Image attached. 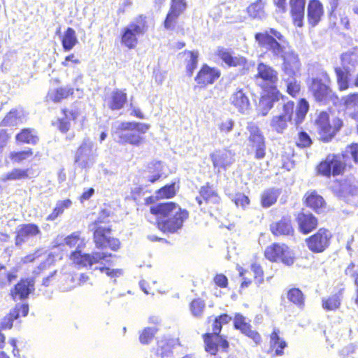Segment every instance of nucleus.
Here are the masks:
<instances>
[{
    "mask_svg": "<svg viewBox=\"0 0 358 358\" xmlns=\"http://www.w3.org/2000/svg\"><path fill=\"white\" fill-rule=\"evenodd\" d=\"M255 40L259 48L268 51L274 59H281L282 80L286 83L287 92L294 96L300 90L297 78L301 75V64L296 52L287 45L285 36L278 30L270 28L257 33Z\"/></svg>",
    "mask_w": 358,
    "mask_h": 358,
    "instance_id": "nucleus-1",
    "label": "nucleus"
},
{
    "mask_svg": "<svg viewBox=\"0 0 358 358\" xmlns=\"http://www.w3.org/2000/svg\"><path fill=\"white\" fill-rule=\"evenodd\" d=\"M150 213L157 216L159 228L173 233L182 227L188 212L173 202L160 203L150 207Z\"/></svg>",
    "mask_w": 358,
    "mask_h": 358,
    "instance_id": "nucleus-2",
    "label": "nucleus"
},
{
    "mask_svg": "<svg viewBox=\"0 0 358 358\" xmlns=\"http://www.w3.org/2000/svg\"><path fill=\"white\" fill-rule=\"evenodd\" d=\"M80 232H74L64 239L65 244L70 248H76V250L71 255L72 262L79 266L92 267L93 264L99 263L101 260L111 257V254L106 252H92V254H83L81 249L85 246L86 242L84 238L80 237Z\"/></svg>",
    "mask_w": 358,
    "mask_h": 358,
    "instance_id": "nucleus-3",
    "label": "nucleus"
},
{
    "mask_svg": "<svg viewBox=\"0 0 358 358\" xmlns=\"http://www.w3.org/2000/svg\"><path fill=\"white\" fill-rule=\"evenodd\" d=\"M150 127V124L145 123L123 122L119 124L114 136L119 143L139 146L144 141L143 135Z\"/></svg>",
    "mask_w": 358,
    "mask_h": 358,
    "instance_id": "nucleus-4",
    "label": "nucleus"
},
{
    "mask_svg": "<svg viewBox=\"0 0 358 358\" xmlns=\"http://www.w3.org/2000/svg\"><path fill=\"white\" fill-rule=\"evenodd\" d=\"M147 30L145 17L141 15L135 17L122 29L121 42L129 49L134 48L138 43V37Z\"/></svg>",
    "mask_w": 358,
    "mask_h": 358,
    "instance_id": "nucleus-5",
    "label": "nucleus"
},
{
    "mask_svg": "<svg viewBox=\"0 0 358 358\" xmlns=\"http://www.w3.org/2000/svg\"><path fill=\"white\" fill-rule=\"evenodd\" d=\"M90 229L94 231V241L97 248H109L116 251L120 248L118 239L110 236V229L108 227H103L95 222L90 225Z\"/></svg>",
    "mask_w": 358,
    "mask_h": 358,
    "instance_id": "nucleus-6",
    "label": "nucleus"
},
{
    "mask_svg": "<svg viewBox=\"0 0 358 358\" xmlns=\"http://www.w3.org/2000/svg\"><path fill=\"white\" fill-rule=\"evenodd\" d=\"M345 157L344 153L329 154L326 159L320 162L317 166L318 172L324 176L329 177L331 174L334 176L340 175L345 167Z\"/></svg>",
    "mask_w": 358,
    "mask_h": 358,
    "instance_id": "nucleus-7",
    "label": "nucleus"
},
{
    "mask_svg": "<svg viewBox=\"0 0 358 358\" xmlns=\"http://www.w3.org/2000/svg\"><path fill=\"white\" fill-rule=\"evenodd\" d=\"M222 326L215 319L213 325V333H208L203 336L206 351L212 355H215L219 347L225 350L229 346L227 340L219 335Z\"/></svg>",
    "mask_w": 358,
    "mask_h": 358,
    "instance_id": "nucleus-8",
    "label": "nucleus"
},
{
    "mask_svg": "<svg viewBox=\"0 0 358 358\" xmlns=\"http://www.w3.org/2000/svg\"><path fill=\"white\" fill-rule=\"evenodd\" d=\"M264 255L271 262L280 261L287 266L292 265L294 262L293 252L285 244H272L266 248Z\"/></svg>",
    "mask_w": 358,
    "mask_h": 358,
    "instance_id": "nucleus-9",
    "label": "nucleus"
},
{
    "mask_svg": "<svg viewBox=\"0 0 358 358\" xmlns=\"http://www.w3.org/2000/svg\"><path fill=\"white\" fill-rule=\"evenodd\" d=\"M93 148L94 144L90 139H85L78 148L75 162L81 169H88L94 163L96 155Z\"/></svg>",
    "mask_w": 358,
    "mask_h": 358,
    "instance_id": "nucleus-10",
    "label": "nucleus"
},
{
    "mask_svg": "<svg viewBox=\"0 0 358 358\" xmlns=\"http://www.w3.org/2000/svg\"><path fill=\"white\" fill-rule=\"evenodd\" d=\"M249 132V145L255 152V158L262 159L265 157L266 145L264 137L259 127L253 122H250L247 127Z\"/></svg>",
    "mask_w": 358,
    "mask_h": 358,
    "instance_id": "nucleus-11",
    "label": "nucleus"
},
{
    "mask_svg": "<svg viewBox=\"0 0 358 358\" xmlns=\"http://www.w3.org/2000/svg\"><path fill=\"white\" fill-rule=\"evenodd\" d=\"M329 82V76L324 71L311 79L309 90L317 101H322L328 95L330 91L327 85Z\"/></svg>",
    "mask_w": 358,
    "mask_h": 358,
    "instance_id": "nucleus-12",
    "label": "nucleus"
},
{
    "mask_svg": "<svg viewBox=\"0 0 358 358\" xmlns=\"http://www.w3.org/2000/svg\"><path fill=\"white\" fill-rule=\"evenodd\" d=\"M331 238V234L329 231L320 229L306 239L307 246L313 252H322L329 247Z\"/></svg>",
    "mask_w": 358,
    "mask_h": 358,
    "instance_id": "nucleus-13",
    "label": "nucleus"
},
{
    "mask_svg": "<svg viewBox=\"0 0 358 358\" xmlns=\"http://www.w3.org/2000/svg\"><path fill=\"white\" fill-rule=\"evenodd\" d=\"M315 125L320 135V139L324 142H329L334 136V130L329 123V115L327 112H321L315 120Z\"/></svg>",
    "mask_w": 358,
    "mask_h": 358,
    "instance_id": "nucleus-14",
    "label": "nucleus"
},
{
    "mask_svg": "<svg viewBox=\"0 0 358 358\" xmlns=\"http://www.w3.org/2000/svg\"><path fill=\"white\" fill-rule=\"evenodd\" d=\"M229 101L238 112L245 113L250 106L247 87H238L231 94Z\"/></svg>",
    "mask_w": 358,
    "mask_h": 358,
    "instance_id": "nucleus-15",
    "label": "nucleus"
},
{
    "mask_svg": "<svg viewBox=\"0 0 358 358\" xmlns=\"http://www.w3.org/2000/svg\"><path fill=\"white\" fill-rule=\"evenodd\" d=\"M215 169L220 171V169H227L235 161L234 154L228 150H215L210 155Z\"/></svg>",
    "mask_w": 358,
    "mask_h": 358,
    "instance_id": "nucleus-16",
    "label": "nucleus"
},
{
    "mask_svg": "<svg viewBox=\"0 0 358 358\" xmlns=\"http://www.w3.org/2000/svg\"><path fill=\"white\" fill-rule=\"evenodd\" d=\"M39 234H41V230L36 224L33 223L21 224L17 229L15 244L20 245Z\"/></svg>",
    "mask_w": 358,
    "mask_h": 358,
    "instance_id": "nucleus-17",
    "label": "nucleus"
},
{
    "mask_svg": "<svg viewBox=\"0 0 358 358\" xmlns=\"http://www.w3.org/2000/svg\"><path fill=\"white\" fill-rule=\"evenodd\" d=\"M234 327L239 329L243 334L251 338L256 343L261 341L260 335L251 329V326L246 322V319L242 315L236 314L234 320Z\"/></svg>",
    "mask_w": 358,
    "mask_h": 358,
    "instance_id": "nucleus-18",
    "label": "nucleus"
},
{
    "mask_svg": "<svg viewBox=\"0 0 358 358\" xmlns=\"http://www.w3.org/2000/svg\"><path fill=\"white\" fill-rule=\"evenodd\" d=\"M348 57L349 55L347 54L343 55L341 57L343 66L335 68L337 83L340 90H345L349 87V77L350 76V70L348 66L345 65V62L348 60Z\"/></svg>",
    "mask_w": 358,
    "mask_h": 358,
    "instance_id": "nucleus-19",
    "label": "nucleus"
},
{
    "mask_svg": "<svg viewBox=\"0 0 358 358\" xmlns=\"http://www.w3.org/2000/svg\"><path fill=\"white\" fill-rule=\"evenodd\" d=\"M220 76V71L216 69L203 65L195 78V80L198 84L207 85L213 83Z\"/></svg>",
    "mask_w": 358,
    "mask_h": 358,
    "instance_id": "nucleus-20",
    "label": "nucleus"
},
{
    "mask_svg": "<svg viewBox=\"0 0 358 358\" xmlns=\"http://www.w3.org/2000/svg\"><path fill=\"white\" fill-rule=\"evenodd\" d=\"M34 290V283L29 280H22L11 290V296L14 300H23Z\"/></svg>",
    "mask_w": 358,
    "mask_h": 358,
    "instance_id": "nucleus-21",
    "label": "nucleus"
},
{
    "mask_svg": "<svg viewBox=\"0 0 358 358\" xmlns=\"http://www.w3.org/2000/svg\"><path fill=\"white\" fill-rule=\"evenodd\" d=\"M270 229L275 236H289L294 232L290 218L285 217L278 222H273L270 225Z\"/></svg>",
    "mask_w": 358,
    "mask_h": 358,
    "instance_id": "nucleus-22",
    "label": "nucleus"
},
{
    "mask_svg": "<svg viewBox=\"0 0 358 358\" xmlns=\"http://www.w3.org/2000/svg\"><path fill=\"white\" fill-rule=\"evenodd\" d=\"M323 15L322 4L318 0H311L308 6V20L312 27L316 26Z\"/></svg>",
    "mask_w": 358,
    "mask_h": 358,
    "instance_id": "nucleus-23",
    "label": "nucleus"
},
{
    "mask_svg": "<svg viewBox=\"0 0 358 358\" xmlns=\"http://www.w3.org/2000/svg\"><path fill=\"white\" fill-rule=\"evenodd\" d=\"M257 77L270 85H275L278 80V72L271 66L262 62L258 64Z\"/></svg>",
    "mask_w": 358,
    "mask_h": 358,
    "instance_id": "nucleus-24",
    "label": "nucleus"
},
{
    "mask_svg": "<svg viewBox=\"0 0 358 358\" xmlns=\"http://www.w3.org/2000/svg\"><path fill=\"white\" fill-rule=\"evenodd\" d=\"M127 99V94L124 92L116 90L106 99V103L111 110H120L123 108Z\"/></svg>",
    "mask_w": 358,
    "mask_h": 358,
    "instance_id": "nucleus-25",
    "label": "nucleus"
},
{
    "mask_svg": "<svg viewBox=\"0 0 358 358\" xmlns=\"http://www.w3.org/2000/svg\"><path fill=\"white\" fill-rule=\"evenodd\" d=\"M334 189L337 195L343 198H346L348 195H355L358 192L357 185L350 179L336 184Z\"/></svg>",
    "mask_w": 358,
    "mask_h": 358,
    "instance_id": "nucleus-26",
    "label": "nucleus"
},
{
    "mask_svg": "<svg viewBox=\"0 0 358 358\" xmlns=\"http://www.w3.org/2000/svg\"><path fill=\"white\" fill-rule=\"evenodd\" d=\"M297 221L300 230L304 234L310 232L317 224V219L312 214L303 212L298 215Z\"/></svg>",
    "mask_w": 358,
    "mask_h": 358,
    "instance_id": "nucleus-27",
    "label": "nucleus"
},
{
    "mask_svg": "<svg viewBox=\"0 0 358 358\" xmlns=\"http://www.w3.org/2000/svg\"><path fill=\"white\" fill-rule=\"evenodd\" d=\"M221 59L229 66H245L246 59L243 57H234L227 50L221 49L218 52Z\"/></svg>",
    "mask_w": 358,
    "mask_h": 358,
    "instance_id": "nucleus-28",
    "label": "nucleus"
},
{
    "mask_svg": "<svg viewBox=\"0 0 358 358\" xmlns=\"http://www.w3.org/2000/svg\"><path fill=\"white\" fill-rule=\"evenodd\" d=\"M24 113L21 110H11L0 122V127L16 126L23 122Z\"/></svg>",
    "mask_w": 358,
    "mask_h": 358,
    "instance_id": "nucleus-29",
    "label": "nucleus"
},
{
    "mask_svg": "<svg viewBox=\"0 0 358 358\" xmlns=\"http://www.w3.org/2000/svg\"><path fill=\"white\" fill-rule=\"evenodd\" d=\"M199 196L196 197V200L199 206L202 204V199L206 203H217L220 201V197L213 189L210 187H202L199 192Z\"/></svg>",
    "mask_w": 358,
    "mask_h": 358,
    "instance_id": "nucleus-30",
    "label": "nucleus"
},
{
    "mask_svg": "<svg viewBox=\"0 0 358 358\" xmlns=\"http://www.w3.org/2000/svg\"><path fill=\"white\" fill-rule=\"evenodd\" d=\"M275 101L279 102L278 95L275 93H273L272 95L268 94L262 96L258 106L262 115L265 116L268 114V111L273 108Z\"/></svg>",
    "mask_w": 358,
    "mask_h": 358,
    "instance_id": "nucleus-31",
    "label": "nucleus"
},
{
    "mask_svg": "<svg viewBox=\"0 0 358 358\" xmlns=\"http://www.w3.org/2000/svg\"><path fill=\"white\" fill-rule=\"evenodd\" d=\"M71 206L72 201L69 199L57 201L52 212L46 217V220H55L59 216L63 214L65 210L70 208Z\"/></svg>",
    "mask_w": 358,
    "mask_h": 358,
    "instance_id": "nucleus-32",
    "label": "nucleus"
},
{
    "mask_svg": "<svg viewBox=\"0 0 358 358\" xmlns=\"http://www.w3.org/2000/svg\"><path fill=\"white\" fill-rule=\"evenodd\" d=\"M341 294L336 293L322 299V307L327 311H335L339 308L341 303Z\"/></svg>",
    "mask_w": 358,
    "mask_h": 358,
    "instance_id": "nucleus-33",
    "label": "nucleus"
},
{
    "mask_svg": "<svg viewBox=\"0 0 358 358\" xmlns=\"http://www.w3.org/2000/svg\"><path fill=\"white\" fill-rule=\"evenodd\" d=\"M163 171L162 163L159 161H153L148 166L147 180L152 183L156 182L162 176Z\"/></svg>",
    "mask_w": 358,
    "mask_h": 358,
    "instance_id": "nucleus-34",
    "label": "nucleus"
},
{
    "mask_svg": "<svg viewBox=\"0 0 358 358\" xmlns=\"http://www.w3.org/2000/svg\"><path fill=\"white\" fill-rule=\"evenodd\" d=\"M280 194L278 189L270 188L266 189L261 196V203L263 207L268 208L274 204Z\"/></svg>",
    "mask_w": 358,
    "mask_h": 358,
    "instance_id": "nucleus-35",
    "label": "nucleus"
},
{
    "mask_svg": "<svg viewBox=\"0 0 358 358\" xmlns=\"http://www.w3.org/2000/svg\"><path fill=\"white\" fill-rule=\"evenodd\" d=\"M278 115L292 121L294 110V103L292 101L285 102L283 99L277 105Z\"/></svg>",
    "mask_w": 358,
    "mask_h": 358,
    "instance_id": "nucleus-36",
    "label": "nucleus"
},
{
    "mask_svg": "<svg viewBox=\"0 0 358 358\" xmlns=\"http://www.w3.org/2000/svg\"><path fill=\"white\" fill-rule=\"evenodd\" d=\"M73 90L69 87H59L56 90H50L47 96L48 100L53 102H59L63 99L67 98L73 94Z\"/></svg>",
    "mask_w": 358,
    "mask_h": 358,
    "instance_id": "nucleus-37",
    "label": "nucleus"
},
{
    "mask_svg": "<svg viewBox=\"0 0 358 358\" xmlns=\"http://www.w3.org/2000/svg\"><path fill=\"white\" fill-rule=\"evenodd\" d=\"M78 42L75 30L71 27H68L62 39L64 50L65 51H70Z\"/></svg>",
    "mask_w": 358,
    "mask_h": 358,
    "instance_id": "nucleus-38",
    "label": "nucleus"
},
{
    "mask_svg": "<svg viewBox=\"0 0 358 358\" xmlns=\"http://www.w3.org/2000/svg\"><path fill=\"white\" fill-rule=\"evenodd\" d=\"M16 140L20 143L34 145L38 141V137L34 130L24 129L16 136Z\"/></svg>",
    "mask_w": 358,
    "mask_h": 358,
    "instance_id": "nucleus-39",
    "label": "nucleus"
},
{
    "mask_svg": "<svg viewBox=\"0 0 358 358\" xmlns=\"http://www.w3.org/2000/svg\"><path fill=\"white\" fill-rule=\"evenodd\" d=\"M278 330L274 329L271 335V348L275 350V355L280 356L283 354L282 350L287 346L286 342L281 339L278 335Z\"/></svg>",
    "mask_w": 358,
    "mask_h": 358,
    "instance_id": "nucleus-40",
    "label": "nucleus"
},
{
    "mask_svg": "<svg viewBox=\"0 0 358 358\" xmlns=\"http://www.w3.org/2000/svg\"><path fill=\"white\" fill-rule=\"evenodd\" d=\"M308 109V102L305 99H300L296 109V117L294 120L296 126L298 127L303 122Z\"/></svg>",
    "mask_w": 358,
    "mask_h": 358,
    "instance_id": "nucleus-41",
    "label": "nucleus"
},
{
    "mask_svg": "<svg viewBox=\"0 0 358 358\" xmlns=\"http://www.w3.org/2000/svg\"><path fill=\"white\" fill-rule=\"evenodd\" d=\"M29 177L28 169H14L11 171L1 176V180H19L27 179Z\"/></svg>",
    "mask_w": 358,
    "mask_h": 358,
    "instance_id": "nucleus-42",
    "label": "nucleus"
},
{
    "mask_svg": "<svg viewBox=\"0 0 358 358\" xmlns=\"http://www.w3.org/2000/svg\"><path fill=\"white\" fill-rule=\"evenodd\" d=\"M65 117L58 120V128L59 131L64 133L69 131L70 128V120H75L78 116L77 112H69L66 110H63Z\"/></svg>",
    "mask_w": 358,
    "mask_h": 358,
    "instance_id": "nucleus-43",
    "label": "nucleus"
},
{
    "mask_svg": "<svg viewBox=\"0 0 358 358\" xmlns=\"http://www.w3.org/2000/svg\"><path fill=\"white\" fill-rule=\"evenodd\" d=\"M288 300L299 308L304 306V296L302 292L298 288L290 289L287 294Z\"/></svg>",
    "mask_w": 358,
    "mask_h": 358,
    "instance_id": "nucleus-44",
    "label": "nucleus"
},
{
    "mask_svg": "<svg viewBox=\"0 0 358 358\" xmlns=\"http://www.w3.org/2000/svg\"><path fill=\"white\" fill-rule=\"evenodd\" d=\"M291 121L275 115L273 117L270 125L277 133L282 134L287 128L288 123Z\"/></svg>",
    "mask_w": 358,
    "mask_h": 358,
    "instance_id": "nucleus-45",
    "label": "nucleus"
},
{
    "mask_svg": "<svg viewBox=\"0 0 358 358\" xmlns=\"http://www.w3.org/2000/svg\"><path fill=\"white\" fill-rule=\"evenodd\" d=\"M306 202L308 206L317 210L323 206L324 201L321 196L318 195L315 192H313L307 193Z\"/></svg>",
    "mask_w": 358,
    "mask_h": 358,
    "instance_id": "nucleus-46",
    "label": "nucleus"
},
{
    "mask_svg": "<svg viewBox=\"0 0 358 358\" xmlns=\"http://www.w3.org/2000/svg\"><path fill=\"white\" fill-rule=\"evenodd\" d=\"M33 154L32 150L28 148L19 152H12L10 153L9 157L15 163H22L31 158Z\"/></svg>",
    "mask_w": 358,
    "mask_h": 358,
    "instance_id": "nucleus-47",
    "label": "nucleus"
},
{
    "mask_svg": "<svg viewBox=\"0 0 358 358\" xmlns=\"http://www.w3.org/2000/svg\"><path fill=\"white\" fill-rule=\"evenodd\" d=\"M249 15L253 18H261L264 16V2L257 0L248 8Z\"/></svg>",
    "mask_w": 358,
    "mask_h": 358,
    "instance_id": "nucleus-48",
    "label": "nucleus"
},
{
    "mask_svg": "<svg viewBox=\"0 0 358 358\" xmlns=\"http://www.w3.org/2000/svg\"><path fill=\"white\" fill-rule=\"evenodd\" d=\"M157 331L156 327H146L139 334V341L141 344L148 345L153 339Z\"/></svg>",
    "mask_w": 358,
    "mask_h": 358,
    "instance_id": "nucleus-49",
    "label": "nucleus"
},
{
    "mask_svg": "<svg viewBox=\"0 0 358 358\" xmlns=\"http://www.w3.org/2000/svg\"><path fill=\"white\" fill-rule=\"evenodd\" d=\"M205 302L201 299H194L190 303V310L192 314L196 317H199L202 315L203 310L205 308Z\"/></svg>",
    "mask_w": 358,
    "mask_h": 358,
    "instance_id": "nucleus-50",
    "label": "nucleus"
},
{
    "mask_svg": "<svg viewBox=\"0 0 358 358\" xmlns=\"http://www.w3.org/2000/svg\"><path fill=\"white\" fill-rule=\"evenodd\" d=\"M19 317L17 309H13L10 313L5 316L1 322V327L2 329H10L13 327V322Z\"/></svg>",
    "mask_w": 358,
    "mask_h": 358,
    "instance_id": "nucleus-51",
    "label": "nucleus"
},
{
    "mask_svg": "<svg viewBox=\"0 0 358 358\" xmlns=\"http://www.w3.org/2000/svg\"><path fill=\"white\" fill-rule=\"evenodd\" d=\"M312 140L310 136L305 131L298 133L296 138V145L301 148H306L311 145Z\"/></svg>",
    "mask_w": 358,
    "mask_h": 358,
    "instance_id": "nucleus-52",
    "label": "nucleus"
},
{
    "mask_svg": "<svg viewBox=\"0 0 358 358\" xmlns=\"http://www.w3.org/2000/svg\"><path fill=\"white\" fill-rule=\"evenodd\" d=\"M176 194L175 185L171 184L166 185L164 187L159 189L157 192V197L158 198H171Z\"/></svg>",
    "mask_w": 358,
    "mask_h": 358,
    "instance_id": "nucleus-53",
    "label": "nucleus"
},
{
    "mask_svg": "<svg viewBox=\"0 0 358 358\" xmlns=\"http://www.w3.org/2000/svg\"><path fill=\"white\" fill-rule=\"evenodd\" d=\"M187 55L189 57V60L187 64V71L189 76H192L194 69L196 68L198 63V52H188Z\"/></svg>",
    "mask_w": 358,
    "mask_h": 358,
    "instance_id": "nucleus-54",
    "label": "nucleus"
},
{
    "mask_svg": "<svg viewBox=\"0 0 358 358\" xmlns=\"http://www.w3.org/2000/svg\"><path fill=\"white\" fill-rule=\"evenodd\" d=\"M180 15L169 10L164 20V25L166 29L173 30Z\"/></svg>",
    "mask_w": 358,
    "mask_h": 358,
    "instance_id": "nucleus-55",
    "label": "nucleus"
},
{
    "mask_svg": "<svg viewBox=\"0 0 358 358\" xmlns=\"http://www.w3.org/2000/svg\"><path fill=\"white\" fill-rule=\"evenodd\" d=\"M185 8V0H171L170 11L180 15Z\"/></svg>",
    "mask_w": 358,
    "mask_h": 358,
    "instance_id": "nucleus-56",
    "label": "nucleus"
},
{
    "mask_svg": "<svg viewBox=\"0 0 358 358\" xmlns=\"http://www.w3.org/2000/svg\"><path fill=\"white\" fill-rule=\"evenodd\" d=\"M344 103L348 110L356 108L358 103V93H353L348 95L344 99Z\"/></svg>",
    "mask_w": 358,
    "mask_h": 358,
    "instance_id": "nucleus-57",
    "label": "nucleus"
},
{
    "mask_svg": "<svg viewBox=\"0 0 358 358\" xmlns=\"http://www.w3.org/2000/svg\"><path fill=\"white\" fill-rule=\"evenodd\" d=\"M305 3L306 0H291V13L304 12Z\"/></svg>",
    "mask_w": 358,
    "mask_h": 358,
    "instance_id": "nucleus-58",
    "label": "nucleus"
},
{
    "mask_svg": "<svg viewBox=\"0 0 358 358\" xmlns=\"http://www.w3.org/2000/svg\"><path fill=\"white\" fill-rule=\"evenodd\" d=\"M344 155L345 158L350 156L355 162H358V145L355 144L348 146L344 152Z\"/></svg>",
    "mask_w": 358,
    "mask_h": 358,
    "instance_id": "nucleus-59",
    "label": "nucleus"
},
{
    "mask_svg": "<svg viewBox=\"0 0 358 358\" xmlns=\"http://www.w3.org/2000/svg\"><path fill=\"white\" fill-rule=\"evenodd\" d=\"M171 352V348L166 341H158L157 354L161 357L168 356Z\"/></svg>",
    "mask_w": 358,
    "mask_h": 358,
    "instance_id": "nucleus-60",
    "label": "nucleus"
},
{
    "mask_svg": "<svg viewBox=\"0 0 358 358\" xmlns=\"http://www.w3.org/2000/svg\"><path fill=\"white\" fill-rule=\"evenodd\" d=\"M234 124V121L231 119L227 118L222 120V122L218 124V128L221 132L227 134L232 130Z\"/></svg>",
    "mask_w": 358,
    "mask_h": 358,
    "instance_id": "nucleus-61",
    "label": "nucleus"
},
{
    "mask_svg": "<svg viewBox=\"0 0 358 358\" xmlns=\"http://www.w3.org/2000/svg\"><path fill=\"white\" fill-rule=\"evenodd\" d=\"M99 270L101 273H105L110 278H117L123 274L122 269H112L108 267H100Z\"/></svg>",
    "mask_w": 358,
    "mask_h": 358,
    "instance_id": "nucleus-62",
    "label": "nucleus"
},
{
    "mask_svg": "<svg viewBox=\"0 0 358 358\" xmlns=\"http://www.w3.org/2000/svg\"><path fill=\"white\" fill-rule=\"evenodd\" d=\"M233 200L237 206H241L243 208H244L249 203L248 197L243 194H236Z\"/></svg>",
    "mask_w": 358,
    "mask_h": 358,
    "instance_id": "nucleus-63",
    "label": "nucleus"
},
{
    "mask_svg": "<svg viewBox=\"0 0 358 358\" xmlns=\"http://www.w3.org/2000/svg\"><path fill=\"white\" fill-rule=\"evenodd\" d=\"M345 274L350 275L352 278H357L358 275V264H356L355 262H351L348 267L345 268Z\"/></svg>",
    "mask_w": 358,
    "mask_h": 358,
    "instance_id": "nucleus-64",
    "label": "nucleus"
}]
</instances>
